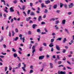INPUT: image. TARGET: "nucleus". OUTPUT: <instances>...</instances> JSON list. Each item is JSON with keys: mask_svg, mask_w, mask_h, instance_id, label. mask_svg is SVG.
I'll return each mask as SVG.
<instances>
[{"mask_svg": "<svg viewBox=\"0 0 74 74\" xmlns=\"http://www.w3.org/2000/svg\"><path fill=\"white\" fill-rule=\"evenodd\" d=\"M44 58H45V56H41L39 57V60H42Z\"/></svg>", "mask_w": 74, "mask_h": 74, "instance_id": "nucleus-1", "label": "nucleus"}, {"mask_svg": "<svg viewBox=\"0 0 74 74\" xmlns=\"http://www.w3.org/2000/svg\"><path fill=\"white\" fill-rule=\"evenodd\" d=\"M35 48L36 46L33 45L32 48V49L33 50L32 51H33V52H35V51H36V49H35Z\"/></svg>", "mask_w": 74, "mask_h": 74, "instance_id": "nucleus-2", "label": "nucleus"}, {"mask_svg": "<svg viewBox=\"0 0 74 74\" xmlns=\"http://www.w3.org/2000/svg\"><path fill=\"white\" fill-rule=\"evenodd\" d=\"M65 73H66V71H58V74H64Z\"/></svg>", "mask_w": 74, "mask_h": 74, "instance_id": "nucleus-3", "label": "nucleus"}, {"mask_svg": "<svg viewBox=\"0 0 74 74\" xmlns=\"http://www.w3.org/2000/svg\"><path fill=\"white\" fill-rule=\"evenodd\" d=\"M26 67V64L24 65V67H23L22 68V69H23V71H25L26 72V71L25 70V68Z\"/></svg>", "mask_w": 74, "mask_h": 74, "instance_id": "nucleus-4", "label": "nucleus"}, {"mask_svg": "<svg viewBox=\"0 0 74 74\" xmlns=\"http://www.w3.org/2000/svg\"><path fill=\"white\" fill-rule=\"evenodd\" d=\"M42 20V16H40L38 18V21H40Z\"/></svg>", "mask_w": 74, "mask_h": 74, "instance_id": "nucleus-5", "label": "nucleus"}, {"mask_svg": "<svg viewBox=\"0 0 74 74\" xmlns=\"http://www.w3.org/2000/svg\"><path fill=\"white\" fill-rule=\"evenodd\" d=\"M56 49H57L58 51H60V47L57 45H56Z\"/></svg>", "mask_w": 74, "mask_h": 74, "instance_id": "nucleus-6", "label": "nucleus"}, {"mask_svg": "<svg viewBox=\"0 0 74 74\" xmlns=\"http://www.w3.org/2000/svg\"><path fill=\"white\" fill-rule=\"evenodd\" d=\"M66 20L65 19L63 20L62 22V25H64L65 23H66Z\"/></svg>", "mask_w": 74, "mask_h": 74, "instance_id": "nucleus-7", "label": "nucleus"}, {"mask_svg": "<svg viewBox=\"0 0 74 74\" xmlns=\"http://www.w3.org/2000/svg\"><path fill=\"white\" fill-rule=\"evenodd\" d=\"M20 40H22V39H23V42H25V38L24 37H23V38H22V37H20Z\"/></svg>", "mask_w": 74, "mask_h": 74, "instance_id": "nucleus-8", "label": "nucleus"}, {"mask_svg": "<svg viewBox=\"0 0 74 74\" xmlns=\"http://www.w3.org/2000/svg\"><path fill=\"white\" fill-rule=\"evenodd\" d=\"M49 47H50L51 48L52 47H53L54 45H53V43H50V44L49 45Z\"/></svg>", "mask_w": 74, "mask_h": 74, "instance_id": "nucleus-9", "label": "nucleus"}, {"mask_svg": "<svg viewBox=\"0 0 74 74\" xmlns=\"http://www.w3.org/2000/svg\"><path fill=\"white\" fill-rule=\"evenodd\" d=\"M14 10L13 9V7H11L10 9V12H14Z\"/></svg>", "mask_w": 74, "mask_h": 74, "instance_id": "nucleus-10", "label": "nucleus"}, {"mask_svg": "<svg viewBox=\"0 0 74 74\" xmlns=\"http://www.w3.org/2000/svg\"><path fill=\"white\" fill-rule=\"evenodd\" d=\"M45 3L46 4H48V3H51V1L49 0H48V1H45Z\"/></svg>", "mask_w": 74, "mask_h": 74, "instance_id": "nucleus-11", "label": "nucleus"}, {"mask_svg": "<svg viewBox=\"0 0 74 74\" xmlns=\"http://www.w3.org/2000/svg\"><path fill=\"white\" fill-rule=\"evenodd\" d=\"M73 3H71L69 5V8H72L73 7Z\"/></svg>", "mask_w": 74, "mask_h": 74, "instance_id": "nucleus-12", "label": "nucleus"}, {"mask_svg": "<svg viewBox=\"0 0 74 74\" xmlns=\"http://www.w3.org/2000/svg\"><path fill=\"white\" fill-rule=\"evenodd\" d=\"M18 40V37H16L15 38H13L14 41H17V40Z\"/></svg>", "mask_w": 74, "mask_h": 74, "instance_id": "nucleus-13", "label": "nucleus"}, {"mask_svg": "<svg viewBox=\"0 0 74 74\" xmlns=\"http://www.w3.org/2000/svg\"><path fill=\"white\" fill-rule=\"evenodd\" d=\"M49 64L50 66V69H52V68H53V64H52V63H49Z\"/></svg>", "mask_w": 74, "mask_h": 74, "instance_id": "nucleus-14", "label": "nucleus"}, {"mask_svg": "<svg viewBox=\"0 0 74 74\" xmlns=\"http://www.w3.org/2000/svg\"><path fill=\"white\" fill-rule=\"evenodd\" d=\"M57 4H55L53 6V8L54 9H56L57 8Z\"/></svg>", "mask_w": 74, "mask_h": 74, "instance_id": "nucleus-15", "label": "nucleus"}, {"mask_svg": "<svg viewBox=\"0 0 74 74\" xmlns=\"http://www.w3.org/2000/svg\"><path fill=\"white\" fill-rule=\"evenodd\" d=\"M67 41V39H66V38H65L64 39V40H63V43H65V42Z\"/></svg>", "mask_w": 74, "mask_h": 74, "instance_id": "nucleus-16", "label": "nucleus"}, {"mask_svg": "<svg viewBox=\"0 0 74 74\" xmlns=\"http://www.w3.org/2000/svg\"><path fill=\"white\" fill-rule=\"evenodd\" d=\"M37 26V25H36L35 24H34L32 25V27L33 29H35V27H36Z\"/></svg>", "mask_w": 74, "mask_h": 74, "instance_id": "nucleus-17", "label": "nucleus"}, {"mask_svg": "<svg viewBox=\"0 0 74 74\" xmlns=\"http://www.w3.org/2000/svg\"><path fill=\"white\" fill-rule=\"evenodd\" d=\"M62 38H58L56 40L57 41L58 40V41H61L62 40Z\"/></svg>", "mask_w": 74, "mask_h": 74, "instance_id": "nucleus-18", "label": "nucleus"}, {"mask_svg": "<svg viewBox=\"0 0 74 74\" xmlns=\"http://www.w3.org/2000/svg\"><path fill=\"white\" fill-rule=\"evenodd\" d=\"M35 15V13H34L33 12H31L30 14V15H31V16H32V15Z\"/></svg>", "mask_w": 74, "mask_h": 74, "instance_id": "nucleus-19", "label": "nucleus"}, {"mask_svg": "<svg viewBox=\"0 0 74 74\" xmlns=\"http://www.w3.org/2000/svg\"><path fill=\"white\" fill-rule=\"evenodd\" d=\"M13 56L14 58H16V57H17V56H18V55L16 53H14L13 55Z\"/></svg>", "mask_w": 74, "mask_h": 74, "instance_id": "nucleus-20", "label": "nucleus"}, {"mask_svg": "<svg viewBox=\"0 0 74 74\" xmlns=\"http://www.w3.org/2000/svg\"><path fill=\"white\" fill-rule=\"evenodd\" d=\"M55 21V18H52L50 20V21Z\"/></svg>", "mask_w": 74, "mask_h": 74, "instance_id": "nucleus-21", "label": "nucleus"}, {"mask_svg": "<svg viewBox=\"0 0 74 74\" xmlns=\"http://www.w3.org/2000/svg\"><path fill=\"white\" fill-rule=\"evenodd\" d=\"M40 31H41L40 29H37V32H38V33H41V32H40Z\"/></svg>", "mask_w": 74, "mask_h": 74, "instance_id": "nucleus-22", "label": "nucleus"}, {"mask_svg": "<svg viewBox=\"0 0 74 74\" xmlns=\"http://www.w3.org/2000/svg\"><path fill=\"white\" fill-rule=\"evenodd\" d=\"M55 41V39L54 38H52L51 39V42H53Z\"/></svg>", "mask_w": 74, "mask_h": 74, "instance_id": "nucleus-23", "label": "nucleus"}, {"mask_svg": "<svg viewBox=\"0 0 74 74\" xmlns=\"http://www.w3.org/2000/svg\"><path fill=\"white\" fill-rule=\"evenodd\" d=\"M12 36H14V34H15V32H14V31H12Z\"/></svg>", "mask_w": 74, "mask_h": 74, "instance_id": "nucleus-24", "label": "nucleus"}, {"mask_svg": "<svg viewBox=\"0 0 74 74\" xmlns=\"http://www.w3.org/2000/svg\"><path fill=\"white\" fill-rule=\"evenodd\" d=\"M59 23V21L57 20L55 21V24H58Z\"/></svg>", "mask_w": 74, "mask_h": 74, "instance_id": "nucleus-25", "label": "nucleus"}, {"mask_svg": "<svg viewBox=\"0 0 74 74\" xmlns=\"http://www.w3.org/2000/svg\"><path fill=\"white\" fill-rule=\"evenodd\" d=\"M33 72H34V71H33V70H30L29 73V74H32V73H33Z\"/></svg>", "mask_w": 74, "mask_h": 74, "instance_id": "nucleus-26", "label": "nucleus"}, {"mask_svg": "<svg viewBox=\"0 0 74 74\" xmlns=\"http://www.w3.org/2000/svg\"><path fill=\"white\" fill-rule=\"evenodd\" d=\"M49 10H51V7H52V5H49Z\"/></svg>", "mask_w": 74, "mask_h": 74, "instance_id": "nucleus-27", "label": "nucleus"}, {"mask_svg": "<svg viewBox=\"0 0 74 74\" xmlns=\"http://www.w3.org/2000/svg\"><path fill=\"white\" fill-rule=\"evenodd\" d=\"M48 10L47 9H45V11H44V12L45 13H47V12H48Z\"/></svg>", "mask_w": 74, "mask_h": 74, "instance_id": "nucleus-28", "label": "nucleus"}, {"mask_svg": "<svg viewBox=\"0 0 74 74\" xmlns=\"http://www.w3.org/2000/svg\"><path fill=\"white\" fill-rule=\"evenodd\" d=\"M23 10H25V5L23 6V8H21Z\"/></svg>", "mask_w": 74, "mask_h": 74, "instance_id": "nucleus-29", "label": "nucleus"}, {"mask_svg": "<svg viewBox=\"0 0 74 74\" xmlns=\"http://www.w3.org/2000/svg\"><path fill=\"white\" fill-rule=\"evenodd\" d=\"M63 4L62 3H60V8H62L63 7Z\"/></svg>", "mask_w": 74, "mask_h": 74, "instance_id": "nucleus-30", "label": "nucleus"}, {"mask_svg": "<svg viewBox=\"0 0 74 74\" xmlns=\"http://www.w3.org/2000/svg\"><path fill=\"white\" fill-rule=\"evenodd\" d=\"M12 51L13 52H16V50L14 48H12Z\"/></svg>", "mask_w": 74, "mask_h": 74, "instance_id": "nucleus-31", "label": "nucleus"}, {"mask_svg": "<svg viewBox=\"0 0 74 74\" xmlns=\"http://www.w3.org/2000/svg\"><path fill=\"white\" fill-rule=\"evenodd\" d=\"M28 34L29 35H31V34H32V32L30 31H29L28 32Z\"/></svg>", "mask_w": 74, "mask_h": 74, "instance_id": "nucleus-32", "label": "nucleus"}, {"mask_svg": "<svg viewBox=\"0 0 74 74\" xmlns=\"http://www.w3.org/2000/svg\"><path fill=\"white\" fill-rule=\"evenodd\" d=\"M46 57H47V58H50V56H49V55L48 54H47L46 55Z\"/></svg>", "mask_w": 74, "mask_h": 74, "instance_id": "nucleus-33", "label": "nucleus"}, {"mask_svg": "<svg viewBox=\"0 0 74 74\" xmlns=\"http://www.w3.org/2000/svg\"><path fill=\"white\" fill-rule=\"evenodd\" d=\"M30 10H28L27 12L28 15H29L30 14Z\"/></svg>", "mask_w": 74, "mask_h": 74, "instance_id": "nucleus-34", "label": "nucleus"}, {"mask_svg": "<svg viewBox=\"0 0 74 74\" xmlns=\"http://www.w3.org/2000/svg\"><path fill=\"white\" fill-rule=\"evenodd\" d=\"M65 31H66V32H67V33H68V34H69V31H68V30L67 29H65Z\"/></svg>", "mask_w": 74, "mask_h": 74, "instance_id": "nucleus-35", "label": "nucleus"}, {"mask_svg": "<svg viewBox=\"0 0 74 74\" xmlns=\"http://www.w3.org/2000/svg\"><path fill=\"white\" fill-rule=\"evenodd\" d=\"M13 3H14V4L17 3V0H15L14 1H13Z\"/></svg>", "mask_w": 74, "mask_h": 74, "instance_id": "nucleus-36", "label": "nucleus"}, {"mask_svg": "<svg viewBox=\"0 0 74 74\" xmlns=\"http://www.w3.org/2000/svg\"><path fill=\"white\" fill-rule=\"evenodd\" d=\"M64 7L66 9L67 8V5L65 4L64 5Z\"/></svg>", "mask_w": 74, "mask_h": 74, "instance_id": "nucleus-37", "label": "nucleus"}, {"mask_svg": "<svg viewBox=\"0 0 74 74\" xmlns=\"http://www.w3.org/2000/svg\"><path fill=\"white\" fill-rule=\"evenodd\" d=\"M7 69H8V68L7 66L5 67V71H7Z\"/></svg>", "mask_w": 74, "mask_h": 74, "instance_id": "nucleus-38", "label": "nucleus"}, {"mask_svg": "<svg viewBox=\"0 0 74 74\" xmlns=\"http://www.w3.org/2000/svg\"><path fill=\"white\" fill-rule=\"evenodd\" d=\"M44 3H42L41 4V7H42V8H43V7H44L45 6H44Z\"/></svg>", "mask_w": 74, "mask_h": 74, "instance_id": "nucleus-39", "label": "nucleus"}, {"mask_svg": "<svg viewBox=\"0 0 74 74\" xmlns=\"http://www.w3.org/2000/svg\"><path fill=\"white\" fill-rule=\"evenodd\" d=\"M42 47H40V49H39V51H42Z\"/></svg>", "mask_w": 74, "mask_h": 74, "instance_id": "nucleus-40", "label": "nucleus"}, {"mask_svg": "<svg viewBox=\"0 0 74 74\" xmlns=\"http://www.w3.org/2000/svg\"><path fill=\"white\" fill-rule=\"evenodd\" d=\"M58 67H64V66L63 65H60L58 66Z\"/></svg>", "mask_w": 74, "mask_h": 74, "instance_id": "nucleus-41", "label": "nucleus"}, {"mask_svg": "<svg viewBox=\"0 0 74 74\" xmlns=\"http://www.w3.org/2000/svg\"><path fill=\"white\" fill-rule=\"evenodd\" d=\"M21 63H19V64L18 65V68H19V67H21Z\"/></svg>", "mask_w": 74, "mask_h": 74, "instance_id": "nucleus-42", "label": "nucleus"}, {"mask_svg": "<svg viewBox=\"0 0 74 74\" xmlns=\"http://www.w3.org/2000/svg\"><path fill=\"white\" fill-rule=\"evenodd\" d=\"M43 45L45 47H47V44L46 43H44Z\"/></svg>", "mask_w": 74, "mask_h": 74, "instance_id": "nucleus-43", "label": "nucleus"}, {"mask_svg": "<svg viewBox=\"0 0 74 74\" xmlns=\"http://www.w3.org/2000/svg\"><path fill=\"white\" fill-rule=\"evenodd\" d=\"M23 14H24L25 16H26L27 15H26V12L25 11H23Z\"/></svg>", "mask_w": 74, "mask_h": 74, "instance_id": "nucleus-44", "label": "nucleus"}, {"mask_svg": "<svg viewBox=\"0 0 74 74\" xmlns=\"http://www.w3.org/2000/svg\"><path fill=\"white\" fill-rule=\"evenodd\" d=\"M67 68L68 69H69L70 70H71V69H72V68L69 67V66H67Z\"/></svg>", "mask_w": 74, "mask_h": 74, "instance_id": "nucleus-45", "label": "nucleus"}, {"mask_svg": "<svg viewBox=\"0 0 74 74\" xmlns=\"http://www.w3.org/2000/svg\"><path fill=\"white\" fill-rule=\"evenodd\" d=\"M46 16L47 15H46V14H44L43 16V18H46Z\"/></svg>", "mask_w": 74, "mask_h": 74, "instance_id": "nucleus-46", "label": "nucleus"}, {"mask_svg": "<svg viewBox=\"0 0 74 74\" xmlns=\"http://www.w3.org/2000/svg\"><path fill=\"white\" fill-rule=\"evenodd\" d=\"M68 15H71V14H72V12H69L68 13Z\"/></svg>", "mask_w": 74, "mask_h": 74, "instance_id": "nucleus-47", "label": "nucleus"}, {"mask_svg": "<svg viewBox=\"0 0 74 74\" xmlns=\"http://www.w3.org/2000/svg\"><path fill=\"white\" fill-rule=\"evenodd\" d=\"M51 52H53V47H51Z\"/></svg>", "mask_w": 74, "mask_h": 74, "instance_id": "nucleus-48", "label": "nucleus"}, {"mask_svg": "<svg viewBox=\"0 0 74 74\" xmlns=\"http://www.w3.org/2000/svg\"><path fill=\"white\" fill-rule=\"evenodd\" d=\"M30 7H33V3H30Z\"/></svg>", "mask_w": 74, "mask_h": 74, "instance_id": "nucleus-49", "label": "nucleus"}, {"mask_svg": "<svg viewBox=\"0 0 74 74\" xmlns=\"http://www.w3.org/2000/svg\"><path fill=\"white\" fill-rule=\"evenodd\" d=\"M14 21V19L13 18H12L11 19V23H12Z\"/></svg>", "mask_w": 74, "mask_h": 74, "instance_id": "nucleus-50", "label": "nucleus"}, {"mask_svg": "<svg viewBox=\"0 0 74 74\" xmlns=\"http://www.w3.org/2000/svg\"><path fill=\"white\" fill-rule=\"evenodd\" d=\"M15 31L16 33H18V29H16Z\"/></svg>", "mask_w": 74, "mask_h": 74, "instance_id": "nucleus-51", "label": "nucleus"}, {"mask_svg": "<svg viewBox=\"0 0 74 74\" xmlns=\"http://www.w3.org/2000/svg\"><path fill=\"white\" fill-rule=\"evenodd\" d=\"M26 21L27 22H28V21H30V19H29V18H26Z\"/></svg>", "mask_w": 74, "mask_h": 74, "instance_id": "nucleus-52", "label": "nucleus"}, {"mask_svg": "<svg viewBox=\"0 0 74 74\" xmlns=\"http://www.w3.org/2000/svg\"><path fill=\"white\" fill-rule=\"evenodd\" d=\"M41 25H44L45 24V23L44 22H42L41 23Z\"/></svg>", "mask_w": 74, "mask_h": 74, "instance_id": "nucleus-53", "label": "nucleus"}, {"mask_svg": "<svg viewBox=\"0 0 74 74\" xmlns=\"http://www.w3.org/2000/svg\"><path fill=\"white\" fill-rule=\"evenodd\" d=\"M1 54L3 55H6V54H7V53H4L3 52H1Z\"/></svg>", "mask_w": 74, "mask_h": 74, "instance_id": "nucleus-54", "label": "nucleus"}, {"mask_svg": "<svg viewBox=\"0 0 74 74\" xmlns=\"http://www.w3.org/2000/svg\"><path fill=\"white\" fill-rule=\"evenodd\" d=\"M31 9L33 10V11H35V10L34 8L33 7H32L31 8Z\"/></svg>", "mask_w": 74, "mask_h": 74, "instance_id": "nucleus-55", "label": "nucleus"}, {"mask_svg": "<svg viewBox=\"0 0 74 74\" xmlns=\"http://www.w3.org/2000/svg\"><path fill=\"white\" fill-rule=\"evenodd\" d=\"M3 48H5L6 47V45H5V44H3Z\"/></svg>", "mask_w": 74, "mask_h": 74, "instance_id": "nucleus-56", "label": "nucleus"}, {"mask_svg": "<svg viewBox=\"0 0 74 74\" xmlns=\"http://www.w3.org/2000/svg\"><path fill=\"white\" fill-rule=\"evenodd\" d=\"M66 49H64L63 51V53H65L66 52Z\"/></svg>", "mask_w": 74, "mask_h": 74, "instance_id": "nucleus-57", "label": "nucleus"}, {"mask_svg": "<svg viewBox=\"0 0 74 74\" xmlns=\"http://www.w3.org/2000/svg\"><path fill=\"white\" fill-rule=\"evenodd\" d=\"M4 11H5V12H6V13H8V11L7 10H4Z\"/></svg>", "mask_w": 74, "mask_h": 74, "instance_id": "nucleus-58", "label": "nucleus"}, {"mask_svg": "<svg viewBox=\"0 0 74 74\" xmlns=\"http://www.w3.org/2000/svg\"><path fill=\"white\" fill-rule=\"evenodd\" d=\"M45 32H48V30H47V29L46 28L45 29Z\"/></svg>", "mask_w": 74, "mask_h": 74, "instance_id": "nucleus-59", "label": "nucleus"}, {"mask_svg": "<svg viewBox=\"0 0 74 74\" xmlns=\"http://www.w3.org/2000/svg\"><path fill=\"white\" fill-rule=\"evenodd\" d=\"M57 58L58 59H60V58L59 57V56L58 55H57Z\"/></svg>", "mask_w": 74, "mask_h": 74, "instance_id": "nucleus-60", "label": "nucleus"}, {"mask_svg": "<svg viewBox=\"0 0 74 74\" xmlns=\"http://www.w3.org/2000/svg\"><path fill=\"white\" fill-rule=\"evenodd\" d=\"M9 67V70L10 71L11 70V69H12V68L11 67V66H10Z\"/></svg>", "mask_w": 74, "mask_h": 74, "instance_id": "nucleus-61", "label": "nucleus"}, {"mask_svg": "<svg viewBox=\"0 0 74 74\" xmlns=\"http://www.w3.org/2000/svg\"><path fill=\"white\" fill-rule=\"evenodd\" d=\"M56 12L57 13H59L60 12V11L59 10H57L56 11Z\"/></svg>", "mask_w": 74, "mask_h": 74, "instance_id": "nucleus-62", "label": "nucleus"}, {"mask_svg": "<svg viewBox=\"0 0 74 74\" xmlns=\"http://www.w3.org/2000/svg\"><path fill=\"white\" fill-rule=\"evenodd\" d=\"M60 53V51H56V53H57V54L58 53Z\"/></svg>", "mask_w": 74, "mask_h": 74, "instance_id": "nucleus-63", "label": "nucleus"}, {"mask_svg": "<svg viewBox=\"0 0 74 74\" xmlns=\"http://www.w3.org/2000/svg\"><path fill=\"white\" fill-rule=\"evenodd\" d=\"M72 62H74V58H72Z\"/></svg>", "mask_w": 74, "mask_h": 74, "instance_id": "nucleus-64", "label": "nucleus"}]
</instances>
